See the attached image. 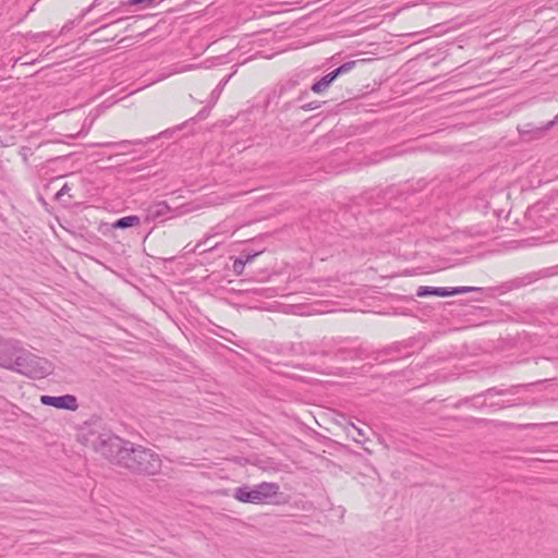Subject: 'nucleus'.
<instances>
[{
  "mask_svg": "<svg viewBox=\"0 0 558 558\" xmlns=\"http://www.w3.org/2000/svg\"><path fill=\"white\" fill-rule=\"evenodd\" d=\"M171 211L170 206L166 202L154 203L145 209L144 221L153 222L158 219H163Z\"/></svg>",
  "mask_w": 558,
  "mask_h": 558,
  "instance_id": "obj_8",
  "label": "nucleus"
},
{
  "mask_svg": "<svg viewBox=\"0 0 558 558\" xmlns=\"http://www.w3.org/2000/svg\"><path fill=\"white\" fill-rule=\"evenodd\" d=\"M14 342L8 341L1 344L0 347V365L12 369L15 363V356L21 351Z\"/></svg>",
  "mask_w": 558,
  "mask_h": 558,
  "instance_id": "obj_7",
  "label": "nucleus"
},
{
  "mask_svg": "<svg viewBox=\"0 0 558 558\" xmlns=\"http://www.w3.org/2000/svg\"><path fill=\"white\" fill-rule=\"evenodd\" d=\"M100 4H101V0H94V1H93V3H92L88 8H86V9L83 11V13L81 14V16H80V19H78V20H80V21H82V20H83V17H84L87 13H89L93 9H95L96 7H98V5H100Z\"/></svg>",
  "mask_w": 558,
  "mask_h": 558,
  "instance_id": "obj_18",
  "label": "nucleus"
},
{
  "mask_svg": "<svg viewBox=\"0 0 558 558\" xmlns=\"http://www.w3.org/2000/svg\"><path fill=\"white\" fill-rule=\"evenodd\" d=\"M364 352L365 350L362 348L338 349L335 352V356L341 361L364 359L366 356Z\"/></svg>",
  "mask_w": 558,
  "mask_h": 558,
  "instance_id": "obj_9",
  "label": "nucleus"
},
{
  "mask_svg": "<svg viewBox=\"0 0 558 558\" xmlns=\"http://www.w3.org/2000/svg\"><path fill=\"white\" fill-rule=\"evenodd\" d=\"M357 61H348L338 66L337 69L332 70L328 74L324 75L320 80L315 82L311 89L315 94H322L327 90V88L331 85V83L339 77L342 74L349 73L351 70L354 69Z\"/></svg>",
  "mask_w": 558,
  "mask_h": 558,
  "instance_id": "obj_4",
  "label": "nucleus"
},
{
  "mask_svg": "<svg viewBox=\"0 0 558 558\" xmlns=\"http://www.w3.org/2000/svg\"><path fill=\"white\" fill-rule=\"evenodd\" d=\"M36 40H45L47 37H49L48 33H38L34 36Z\"/></svg>",
  "mask_w": 558,
  "mask_h": 558,
  "instance_id": "obj_23",
  "label": "nucleus"
},
{
  "mask_svg": "<svg viewBox=\"0 0 558 558\" xmlns=\"http://www.w3.org/2000/svg\"><path fill=\"white\" fill-rule=\"evenodd\" d=\"M155 138H156V136L147 137L146 140H135V141H126V140H124V141H120V142H106V143L98 144V146H100V147H114V148L124 149L130 144H133V145H147L148 143H150Z\"/></svg>",
  "mask_w": 558,
  "mask_h": 558,
  "instance_id": "obj_10",
  "label": "nucleus"
},
{
  "mask_svg": "<svg viewBox=\"0 0 558 558\" xmlns=\"http://www.w3.org/2000/svg\"><path fill=\"white\" fill-rule=\"evenodd\" d=\"M279 484L272 482H262L257 485H243L236 487L233 498L240 502L260 505L278 495Z\"/></svg>",
  "mask_w": 558,
  "mask_h": 558,
  "instance_id": "obj_2",
  "label": "nucleus"
},
{
  "mask_svg": "<svg viewBox=\"0 0 558 558\" xmlns=\"http://www.w3.org/2000/svg\"><path fill=\"white\" fill-rule=\"evenodd\" d=\"M168 133H169V131L160 132L159 136L166 135Z\"/></svg>",
  "mask_w": 558,
  "mask_h": 558,
  "instance_id": "obj_28",
  "label": "nucleus"
},
{
  "mask_svg": "<svg viewBox=\"0 0 558 558\" xmlns=\"http://www.w3.org/2000/svg\"><path fill=\"white\" fill-rule=\"evenodd\" d=\"M107 26H108V24L100 26L98 29L94 31V32H93V34H98V33H100V32H101L102 29H105Z\"/></svg>",
  "mask_w": 558,
  "mask_h": 558,
  "instance_id": "obj_25",
  "label": "nucleus"
},
{
  "mask_svg": "<svg viewBox=\"0 0 558 558\" xmlns=\"http://www.w3.org/2000/svg\"><path fill=\"white\" fill-rule=\"evenodd\" d=\"M40 401L44 405H49L57 409L75 411L78 408L77 399L73 395H63L58 397L41 396Z\"/></svg>",
  "mask_w": 558,
  "mask_h": 558,
  "instance_id": "obj_6",
  "label": "nucleus"
},
{
  "mask_svg": "<svg viewBox=\"0 0 558 558\" xmlns=\"http://www.w3.org/2000/svg\"><path fill=\"white\" fill-rule=\"evenodd\" d=\"M345 432L349 436L352 437V439L355 441V442H363L365 439H366V434L364 432V429L355 426L353 423H349L347 426H345Z\"/></svg>",
  "mask_w": 558,
  "mask_h": 558,
  "instance_id": "obj_13",
  "label": "nucleus"
},
{
  "mask_svg": "<svg viewBox=\"0 0 558 558\" xmlns=\"http://www.w3.org/2000/svg\"><path fill=\"white\" fill-rule=\"evenodd\" d=\"M28 377H45L49 374V365L45 359H40L24 350L19 351L12 368Z\"/></svg>",
  "mask_w": 558,
  "mask_h": 558,
  "instance_id": "obj_3",
  "label": "nucleus"
},
{
  "mask_svg": "<svg viewBox=\"0 0 558 558\" xmlns=\"http://www.w3.org/2000/svg\"><path fill=\"white\" fill-rule=\"evenodd\" d=\"M155 0H128L125 2H122L123 5H136V4H144L145 7H149L153 4Z\"/></svg>",
  "mask_w": 558,
  "mask_h": 558,
  "instance_id": "obj_17",
  "label": "nucleus"
},
{
  "mask_svg": "<svg viewBox=\"0 0 558 558\" xmlns=\"http://www.w3.org/2000/svg\"><path fill=\"white\" fill-rule=\"evenodd\" d=\"M477 288L474 287H457V288H435V287H420L416 291V295L420 298H426V296H451L457 294H464L468 292L476 291Z\"/></svg>",
  "mask_w": 558,
  "mask_h": 558,
  "instance_id": "obj_5",
  "label": "nucleus"
},
{
  "mask_svg": "<svg viewBox=\"0 0 558 558\" xmlns=\"http://www.w3.org/2000/svg\"><path fill=\"white\" fill-rule=\"evenodd\" d=\"M398 348L399 347L397 344L387 347V348L383 349L381 351H378L376 353V356L373 357V360L379 362L380 361V356L390 355L393 352H396L398 350Z\"/></svg>",
  "mask_w": 558,
  "mask_h": 558,
  "instance_id": "obj_15",
  "label": "nucleus"
},
{
  "mask_svg": "<svg viewBox=\"0 0 558 558\" xmlns=\"http://www.w3.org/2000/svg\"><path fill=\"white\" fill-rule=\"evenodd\" d=\"M476 234H477V235H481V236H484V235H487V232H486V231H484V232H480V231H478V232H476Z\"/></svg>",
  "mask_w": 558,
  "mask_h": 558,
  "instance_id": "obj_26",
  "label": "nucleus"
},
{
  "mask_svg": "<svg viewBox=\"0 0 558 558\" xmlns=\"http://www.w3.org/2000/svg\"><path fill=\"white\" fill-rule=\"evenodd\" d=\"M258 254L259 253H252V254L241 255L240 257H242V262L246 265L248 263H252Z\"/></svg>",
  "mask_w": 558,
  "mask_h": 558,
  "instance_id": "obj_20",
  "label": "nucleus"
},
{
  "mask_svg": "<svg viewBox=\"0 0 558 558\" xmlns=\"http://www.w3.org/2000/svg\"><path fill=\"white\" fill-rule=\"evenodd\" d=\"M557 274H558V265L554 266V267H549V268H544L536 274L527 275L525 277V279H527L526 283H531L539 278H548V277H553Z\"/></svg>",
  "mask_w": 558,
  "mask_h": 558,
  "instance_id": "obj_12",
  "label": "nucleus"
},
{
  "mask_svg": "<svg viewBox=\"0 0 558 558\" xmlns=\"http://www.w3.org/2000/svg\"><path fill=\"white\" fill-rule=\"evenodd\" d=\"M245 268V264L242 262V257H238L233 262L232 270L236 276H240L243 274Z\"/></svg>",
  "mask_w": 558,
  "mask_h": 558,
  "instance_id": "obj_16",
  "label": "nucleus"
},
{
  "mask_svg": "<svg viewBox=\"0 0 558 558\" xmlns=\"http://www.w3.org/2000/svg\"><path fill=\"white\" fill-rule=\"evenodd\" d=\"M117 12H118V9H117V8H113V9H111L108 13H106V14L101 17V20H107V19H108V17H110V16H114Z\"/></svg>",
  "mask_w": 558,
  "mask_h": 558,
  "instance_id": "obj_22",
  "label": "nucleus"
},
{
  "mask_svg": "<svg viewBox=\"0 0 558 558\" xmlns=\"http://www.w3.org/2000/svg\"><path fill=\"white\" fill-rule=\"evenodd\" d=\"M73 25H74V22H70L63 26L62 31L70 29L71 27H73Z\"/></svg>",
  "mask_w": 558,
  "mask_h": 558,
  "instance_id": "obj_24",
  "label": "nucleus"
},
{
  "mask_svg": "<svg viewBox=\"0 0 558 558\" xmlns=\"http://www.w3.org/2000/svg\"><path fill=\"white\" fill-rule=\"evenodd\" d=\"M232 74L226 76L223 80L220 81V83L215 87V89L210 93V101L213 104H216L217 100L219 99L225 86L227 85V83L229 82V80L231 78Z\"/></svg>",
  "mask_w": 558,
  "mask_h": 558,
  "instance_id": "obj_14",
  "label": "nucleus"
},
{
  "mask_svg": "<svg viewBox=\"0 0 558 558\" xmlns=\"http://www.w3.org/2000/svg\"><path fill=\"white\" fill-rule=\"evenodd\" d=\"M225 339H226V340H228V341H230V342H232V343H235V342L232 340V337H229V338H228V337H226Z\"/></svg>",
  "mask_w": 558,
  "mask_h": 558,
  "instance_id": "obj_27",
  "label": "nucleus"
},
{
  "mask_svg": "<svg viewBox=\"0 0 558 558\" xmlns=\"http://www.w3.org/2000/svg\"><path fill=\"white\" fill-rule=\"evenodd\" d=\"M70 191V186L68 183H64L63 186L57 192L56 194V199H61L62 196H64L65 194H68Z\"/></svg>",
  "mask_w": 558,
  "mask_h": 558,
  "instance_id": "obj_19",
  "label": "nucleus"
},
{
  "mask_svg": "<svg viewBox=\"0 0 558 558\" xmlns=\"http://www.w3.org/2000/svg\"><path fill=\"white\" fill-rule=\"evenodd\" d=\"M553 123H554V122H549V123L547 124V129H548L549 126H551V125H553Z\"/></svg>",
  "mask_w": 558,
  "mask_h": 558,
  "instance_id": "obj_29",
  "label": "nucleus"
},
{
  "mask_svg": "<svg viewBox=\"0 0 558 558\" xmlns=\"http://www.w3.org/2000/svg\"><path fill=\"white\" fill-rule=\"evenodd\" d=\"M87 440L95 452L133 474L155 476L161 471L162 460L157 452L111 432L92 433Z\"/></svg>",
  "mask_w": 558,
  "mask_h": 558,
  "instance_id": "obj_1",
  "label": "nucleus"
},
{
  "mask_svg": "<svg viewBox=\"0 0 558 558\" xmlns=\"http://www.w3.org/2000/svg\"><path fill=\"white\" fill-rule=\"evenodd\" d=\"M504 393H505V391H504V390H500V389H498V388H496V387H494V388H489V389H487V390L484 392V395H485V396H495V395H504Z\"/></svg>",
  "mask_w": 558,
  "mask_h": 558,
  "instance_id": "obj_21",
  "label": "nucleus"
},
{
  "mask_svg": "<svg viewBox=\"0 0 558 558\" xmlns=\"http://www.w3.org/2000/svg\"><path fill=\"white\" fill-rule=\"evenodd\" d=\"M142 218L136 215L132 216H125L122 218H119L112 223V227L116 229H126L131 227L138 226L141 223Z\"/></svg>",
  "mask_w": 558,
  "mask_h": 558,
  "instance_id": "obj_11",
  "label": "nucleus"
}]
</instances>
